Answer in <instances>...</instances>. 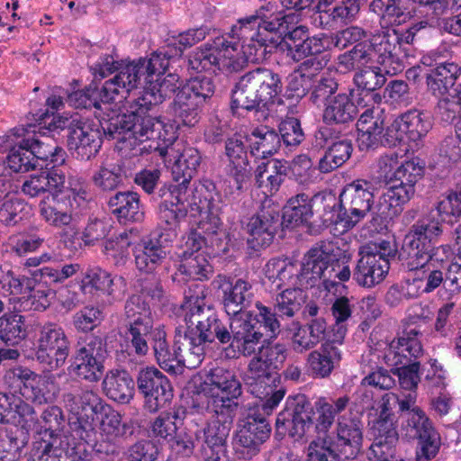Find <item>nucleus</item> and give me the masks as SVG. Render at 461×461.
I'll return each mask as SVG.
<instances>
[{
	"instance_id": "obj_12",
	"label": "nucleus",
	"mask_w": 461,
	"mask_h": 461,
	"mask_svg": "<svg viewBox=\"0 0 461 461\" xmlns=\"http://www.w3.org/2000/svg\"><path fill=\"white\" fill-rule=\"evenodd\" d=\"M155 149L166 163H172V176L175 184L170 185L178 187L175 194L182 197L181 190L185 192V185L190 184L201 164L202 156L199 150L191 146H185L182 141H176L170 146L157 147Z\"/></svg>"
},
{
	"instance_id": "obj_53",
	"label": "nucleus",
	"mask_w": 461,
	"mask_h": 461,
	"mask_svg": "<svg viewBox=\"0 0 461 461\" xmlns=\"http://www.w3.org/2000/svg\"><path fill=\"white\" fill-rule=\"evenodd\" d=\"M389 186L379 198L378 212L385 218H393L402 211V206L414 195L415 189L394 183H387Z\"/></svg>"
},
{
	"instance_id": "obj_23",
	"label": "nucleus",
	"mask_w": 461,
	"mask_h": 461,
	"mask_svg": "<svg viewBox=\"0 0 461 461\" xmlns=\"http://www.w3.org/2000/svg\"><path fill=\"white\" fill-rule=\"evenodd\" d=\"M285 45L287 57L299 62L310 56L325 52L329 48V37L324 33L311 35L308 27L298 25L292 29Z\"/></svg>"
},
{
	"instance_id": "obj_21",
	"label": "nucleus",
	"mask_w": 461,
	"mask_h": 461,
	"mask_svg": "<svg viewBox=\"0 0 461 461\" xmlns=\"http://www.w3.org/2000/svg\"><path fill=\"white\" fill-rule=\"evenodd\" d=\"M247 139L240 134H233L225 140L227 176L234 182L236 189L242 191L252 176V167L247 150Z\"/></svg>"
},
{
	"instance_id": "obj_48",
	"label": "nucleus",
	"mask_w": 461,
	"mask_h": 461,
	"mask_svg": "<svg viewBox=\"0 0 461 461\" xmlns=\"http://www.w3.org/2000/svg\"><path fill=\"white\" fill-rule=\"evenodd\" d=\"M246 139L250 155L261 161L276 154L281 147L279 134L267 127L254 129Z\"/></svg>"
},
{
	"instance_id": "obj_40",
	"label": "nucleus",
	"mask_w": 461,
	"mask_h": 461,
	"mask_svg": "<svg viewBox=\"0 0 461 461\" xmlns=\"http://www.w3.org/2000/svg\"><path fill=\"white\" fill-rule=\"evenodd\" d=\"M439 249L446 250L444 246L429 247L405 235L402 248L403 264L409 271H414L415 275H418L421 268L438 260L437 252Z\"/></svg>"
},
{
	"instance_id": "obj_42",
	"label": "nucleus",
	"mask_w": 461,
	"mask_h": 461,
	"mask_svg": "<svg viewBox=\"0 0 461 461\" xmlns=\"http://www.w3.org/2000/svg\"><path fill=\"white\" fill-rule=\"evenodd\" d=\"M254 293L252 285L242 278H239L225 292L222 296V304L225 312L232 318H245L246 313L253 301Z\"/></svg>"
},
{
	"instance_id": "obj_11",
	"label": "nucleus",
	"mask_w": 461,
	"mask_h": 461,
	"mask_svg": "<svg viewBox=\"0 0 461 461\" xmlns=\"http://www.w3.org/2000/svg\"><path fill=\"white\" fill-rule=\"evenodd\" d=\"M105 355L106 344L103 339L88 335L77 341L69 371L80 379L97 382L104 373Z\"/></svg>"
},
{
	"instance_id": "obj_4",
	"label": "nucleus",
	"mask_w": 461,
	"mask_h": 461,
	"mask_svg": "<svg viewBox=\"0 0 461 461\" xmlns=\"http://www.w3.org/2000/svg\"><path fill=\"white\" fill-rule=\"evenodd\" d=\"M337 204L335 194L322 192L310 197L304 193L292 196L283 209L282 223L286 228L306 225L310 228L332 226L330 210Z\"/></svg>"
},
{
	"instance_id": "obj_20",
	"label": "nucleus",
	"mask_w": 461,
	"mask_h": 461,
	"mask_svg": "<svg viewBox=\"0 0 461 461\" xmlns=\"http://www.w3.org/2000/svg\"><path fill=\"white\" fill-rule=\"evenodd\" d=\"M402 429L406 438L418 440L417 461H428L437 455L440 446L439 437L423 411L409 413L403 419Z\"/></svg>"
},
{
	"instance_id": "obj_52",
	"label": "nucleus",
	"mask_w": 461,
	"mask_h": 461,
	"mask_svg": "<svg viewBox=\"0 0 461 461\" xmlns=\"http://www.w3.org/2000/svg\"><path fill=\"white\" fill-rule=\"evenodd\" d=\"M104 391L108 398L127 403L134 395V381L124 370L109 372L103 381Z\"/></svg>"
},
{
	"instance_id": "obj_7",
	"label": "nucleus",
	"mask_w": 461,
	"mask_h": 461,
	"mask_svg": "<svg viewBox=\"0 0 461 461\" xmlns=\"http://www.w3.org/2000/svg\"><path fill=\"white\" fill-rule=\"evenodd\" d=\"M202 392L206 397V409L210 412L237 413L238 399L242 394L241 383L231 370L216 367L210 372L209 383Z\"/></svg>"
},
{
	"instance_id": "obj_56",
	"label": "nucleus",
	"mask_w": 461,
	"mask_h": 461,
	"mask_svg": "<svg viewBox=\"0 0 461 461\" xmlns=\"http://www.w3.org/2000/svg\"><path fill=\"white\" fill-rule=\"evenodd\" d=\"M401 130L412 141L425 137L432 129V120L429 113L411 109L400 116Z\"/></svg>"
},
{
	"instance_id": "obj_30",
	"label": "nucleus",
	"mask_w": 461,
	"mask_h": 461,
	"mask_svg": "<svg viewBox=\"0 0 461 461\" xmlns=\"http://www.w3.org/2000/svg\"><path fill=\"white\" fill-rule=\"evenodd\" d=\"M188 185L189 184L185 185V192L181 190V199L175 192L173 193L177 201H185L191 210H196L201 214L203 212L220 211L221 195L212 180L204 179L194 189H189Z\"/></svg>"
},
{
	"instance_id": "obj_8",
	"label": "nucleus",
	"mask_w": 461,
	"mask_h": 461,
	"mask_svg": "<svg viewBox=\"0 0 461 461\" xmlns=\"http://www.w3.org/2000/svg\"><path fill=\"white\" fill-rule=\"evenodd\" d=\"M123 318L128 349L139 357L146 356L149 350L148 336L154 328V320L150 306L142 295L131 294L126 299Z\"/></svg>"
},
{
	"instance_id": "obj_34",
	"label": "nucleus",
	"mask_w": 461,
	"mask_h": 461,
	"mask_svg": "<svg viewBox=\"0 0 461 461\" xmlns=\"http://www.w3.org/2000/svg\"><path fill=\"white\" fill-rule=\"evenodd\" d=\"M160 239L161 235H151L135 247V265L139 271L152 274L166 260L167 250Z\"/></svg>"
},
{
	"instance_id": "obj_10",
	"label": "nucleus",
	"mask_w": 461,
	"mask_h": 461,
	"mask_svg": "<svg viewBox=\"0 0 461 461\" xmlns=\"http://www.w3.org/2000/svg\"><path fill=\"white\" fill-rule=\"evenodd\" d=\"M270 434L271 426L267 418L257 410H249L238 423L233 439L235 455L239 459H253L260 453Z\"/></svg>"
},
{
	"instance_id": "obj_33",
	"label": "nucleus",
	"mask_w": 461,
	"mask_h": 461,
	"mask_svg": "<svg viewBox=\"0 0 461 461\" xmlns=\"http://www.w3.org/2000/svg\"><path fill=\"white\" fill-rule=\"evenodd\" d=\"M385 114L379 107L366 109L357 122V141L361 149L375 148L381 142L384 131Z\"/></svg>"
},
{
	"instance_id": "obj_57",
	"label": "nucleus",
	"mask_w": 461,
	"mask_h": 461,
	"mask_svg": "<svg viewBox=\"0 0 461 461\" xmlns=\"http://www.w3.org/2000/svg\"><path fill=\"white\" fill-rule=\"evenodd\" d=\"M180 264L174 279L184 276L194 281L206 280L213 272L212 265L204 253H198L195 256H178Z\"/></svg>"
},
{
	"instance_id": "obj_3",
	"label": "nucleus",
	"mask_w": 461,
	"mask_h": 461,
	"mask_svg": "<svg viewBox=\"0 0 461 461\" xmlns=\"http://www.w3.org/2000/svg\"><path fill=\"white\" fill-rule=\"evenodd\" d=\"M283 89L279 74L258 68L241 76L231 91V109L258 111L277 96Z\"/></svg>"
},
{
	"instance_id": "obj_60",
	"label": "nucleus",
	"mask_w": 461,
	"mask_h": 461,
	"mask_svg": "<svg viewBox=\"0 0 461 461\" xmlns=\"http://www.w3.org/2000/svg\"><path fill=\"white\" fill-rule=\"evenodd\" d=\"M104 84L101 88H98L94 83L82 90L73 92L68 95V103L76 108H95L102 110L104 105L113 103L112 99L104 96Z\"/></svg>"
},
{
	"instance_id": "obj_28",
	"label": "nucleus",
	"mask_w": 461,
	"mask_h": 461,
	"mask_svg": "<svg viewBox=\"0 0 461 461\" xmlns=\"http://www.w3.org/2000/svg\"><path fill=\"white\" fill-rule=\"evenodd\" d=\"M344 341H337V338L328 335L326 340L318 349L312 350L307 357V364L316 377H328L339 366L342 352L340 347Z\"/></svg>"
},
{
	"instance_id": "obj_22",
	"label": "nucleus",
	"mask_w": 461,
	"mask_h": 461,
	"mask_svg": "<svg viewBox=\"0 0 461 461\" xmlns=\"http://www.w3.org/2000/svg\"><path fill=\"white\" fill-rule=\"evenodd\" d=\"M280 224L278 206L264 203L246 223L248 243L254 249L270 245Z\"/></svg>"
},
{
	"instance_id": "obj_35",
	"label": "nucleus",
	"mask_w": 461,
	"mask_h": 461,
	"mask_svg": "<svg viewBox=\"0 0 461 461\" xmlns=\"http://www.w3.org/2000/svg\"><path fill=\"white\" fill-rule=\"evenodd\" d=\"M389 268L388 261L362 249L352 276L359 285L370 288L384 279Z\"/></svg>"
},
{
	"instance_id": "obj_32",
	"label": "nucleus",
	"mask_w": 461,
	"mask_h": 461,
	"mask_svg": "<svg viewBox=\"0 0 461 461\" xmlns=\"http://www.w3.org/2000/svg\"><path fill=\"white\" fill-rule=\"evenodd\" d=\"M141 78L144 79V75L138 60L122 64L117 74L104 82V96L113 102L117 97L126 99L129 93L138 87Z\"/></svg>"
},
{
	"instance_id": "obj_29",
	"label": "nucleus",
	"mask_w": 461,
	"mask_h": 461,
	"mask_svg": "<svg viewBox=\"0 0 461 461\" xmlns=\"http://www.w3.org/2000/svg\"><path fill=\"white\" fill-rule=\"evenodd\" d=\"M369 427L374 437V442L369 447L373 456L393 457L399 439L395 419L375 416L369 421Z\"/></svg>"
},
{
	"instance_id": "obj_24",
	"label": "nucleus",
	"mask_w": 461,
	"mask_h": 461,
	"mask_svg": "<svg viewBox=\"0 0 461 461\" xmlns=\"http://www.w3.org/2000/svg\"><path fill=\"white\" fill-rule=\"evenodd\" d=\"M102 145L101 134L97 125L84 118L68 135V148L77 159L89 160L95 157Z\"/></svg>"
},
{
	"instance_id": "obj_17",
	"label": "nucleus",
	"mask_w": 461,
	"mask_h": 461,
	"mask_svg": "<svg viewBox=\"0 0 461 461\" xmlns=\"http://www.w3.org/2000/svg\"><path fill=\"white\" fill-rule=\"evenodd\" d=\"M137 389L144 399V408L155 413L174 397L169 379L156 367L141 368L136 377Z\"/></svg>"
},
{
	"instance_id": "obj_55",
	"label": "nucleus",
	"mask_w": 461,
	"mask_h": 461,
	"mask_svg": "<svg viewBox=\"0 0 461 461\" xmlns=\"http://www.w3.org/2000/svg\"><path fill=\"white\" fill-rule=\"evenodd\" d=\"M217 416V420H213L207 427L195 431L196 438H200L201 435L204 438L206 446H226L231 424L236 413L225 414L220 412H212Z\"/></svg>"
},
{
	"instance_id": "obj_61",
	"label": "nucleus",
	"mask_w": 461,
	"mask_h": 461,
	"mask_svg": "<svg viewBox=\"0 0 461 461\" xmlns=\"http://www.w3.org/2000/svg\"><path fill=\"white\" fill-rule=\"evenodd\" d=\"M27 336L25 318L16 312L5 313L0 317V340L9 346H15Z\"/></svg>"
},
{
	"instance_id": "obj_45",
	"label": "nucleus",
	"mask_w": 461,
	"mask_h": 461,
	"mask_svg": "<svg viewBox=\"0 0 461 461\" xmlns=\"http://www.w3.org/2000/svg\"><path fill=\"white\" fill-rule=\"evenodd\" d=\"M426 73L428 90L435 96H443L455 86L460 68L454 62H438Z\"/></svg>"
},
{
	"instance_id": "obj_6",
	"label": "nucleus",
	"mask_w": 461,
	"mask_h": 461,
	"mask_svg": "<svg viewBox=\"0 0 461 461\" xmlns=\"http://www.w3.org/2000/svg\"><path fill=\"white\" fill-rule=\"evenodd\" d=\"M337 204L332 210V225L341 231L353 229L364 220L373 209L375 203L374 186L365 179H357L348 184L339 196L335 195Z\"/></svg>"
},
{
	"instance_id": "obj_16",
	"label": "nucleus",
	"mask_w": 461,
	"mask_h": 461,
	"mask_svg": "<svg viewBox=\"0 0 461 461\" xmlns=\"http://www.w3.org/2000/svg\"><path fill=\"white\" fill-rule=\"evenodd\" d=\"M39 121L38 129L32 131V135L30 134L29 130L25 129H14L13 135L17 137L23 136L24 145L30 149L32 157L35 158L36 163L40 164L41 161L43 167L53 165L57 167L65 162L66 151L58 145L53 135H50L47 131H43L42 121L47 117L48 111L41 114H37Z\"/></svg>"
},
{
	"instance_id": "obj_5",
	"label": "nucleus",
	"mask_w": 461,
	"mask_h": 461,
	"mask_svg": "<svg viewBox=\"0 0 461 461\" xmlns=\"http://www.w3.org/2000/svg\"><path fill=\"white\" fill-rule=\"evenodd\" d=\"M328 242L316 244L310 249L300 262L310 288L321 282L330 290L338 281L345 282L350 278L351 271L348 265L339 258V249Z\"/></svg>"
},
{
	"instance_id": "obj_1",
	"label": "nucleus",
	"mask_w": 461,
	"mask_h": 461,
	"mask_svg": "<svg viewBox=\"0 0 461 461\" xmlns=\"http://www.w3.org/2000/svg\"><path fill=\"white\" fill-rule=\"evenodd\" d=\"M257 335L253 326L241 318H230L225 323L220 320L214 308H204L192 315L185 330V358L190 366H199L205 356L208 344L237 348L244 357H250Z\"/></svg>"
},
{
	"instance_id": "obj_43",
	"label": "nucleus",
	"mask_w": 461,
	"mask_h": 461,
	"mask_svg": "<svg viewBox=\"0 0 461 461\" xmlns=\"http://www.w3.org/2000/svg\"><path fill=\"white\" fill-rule=\"evenodd\" d=\"M350 403V397L347 394L338 398L321 397L315 402L317 417L315 419V431L320 435H330L328 432L332 425L336 424V417L343 415Z\"/></svg>"
},
{
	"instance_id": "obj_26",
	"label": "nucleus",
	"mask_w": 461,
	"mask_h": 461,
	"mask_svg": "<svg viewBox=\"0 0 461 461\" xmlns=\"http://www.w3.org/2000/svg\"><path fill=\"white\" fill-rule=\"evenodd\" d=\"M75 201V196L70 194L49 195L40 202L39 214L51 227H68L73 221Z\"/></svg>"
},
{
	"instance_id": "obj_31",
	"label": "nucleus",
	"mask_w": 461,
	"mask_h": 461,
	"mask_svg": "<svg viewBox=\"0 0 461 461\" xmlns=\"http://www.w3.org/2000/svg\"><path fill=\"white\" fill-rule=\"evenodd\" d=\"M141 78L144 79V75L138 60L122 64L117 74L104 82V96L113 102L117 97L126 99L129 93L138 87Z\"/></svg>"
},
{
	"instance_id": "obj_63",
	"label": "nucleus",
	"mask_w": 461,
	"mask_h": 461,
	"mask_svg": "<svg viewBox=\"0 0 461 461\" xmlns=\"http://www.w3.org/2000/svg\"><path fill=\"white\" fill-rule=\"evenodd\" d=\"M172 52L171 45L168 44L167 49L152 53L149 58H140L138 59L139 65L143 71L144 81L152 79L154 76L157 77H162L166 73L171 60L177 58V56L171 55Z\"/></svg>"
},
{
	"instance_id": "obj_46",
	"label": "nucleus",
	"mask_w": 461,
	"mask_h": 461,
	"mask_svg": "<svg viewBox=\"0 0 461 461\" xmlns=\"http://www.w3.org/2000/svg\"><path fill=\"white\" fill-rule=\"evenodd\" d=\"M357 115V109L350 96L340 93L325 104L322 120L327 125H346L353 122Z\"/></svg>"
},
{
	"instance_id": "obj_38",
	"label": "nucleus",
	"mask_w": 461,
	"mask_h": 461,
	"mask_svg": "<svg viewBox=\"0 0 461 461\" xmlns=\"http://www.w3.org/2000/svg\"><path fill=\"white\" fill-rule=\"evenodd\" d=\"M329 335L327 322L324 318H315L301 324L293 333L292 349L298 354L314 348L319 343L324 342Z\"/></svg>"
},
{
	"instance_id": "obj_64",
	"label": "nucleus",
	"mask_w": 461,
	"mask_h": 461,
	"mask_svg": "<svg viewBox=\"0 0 461 461\" xmlns=\"http://www.w3.org/2000/svg\"><path fill=\"white\" fill-rule=\"evenodd\" d=\"M225 38L223 48H221L220 70L227 73H235L242 70L249 62L242 50L240 51V44L238 41H230V36H222Z\"/></svg>"
},
{
	"instance_id": "obj_44",
	"label": "nucleus",
	"mask_w": 461,
	"mask_h": 461,
	"mask_svg": "<svg viewBox=\"0 0 461 461\" xmlns=\"http://www.w3.org/2000/svg\"><path fill=\"white\" fill-rule=\"evenodd\" d=\"M278 379V373L255 355L249 361L247 371L244 375V383L249 392L256 397H261L271 385H275Z\"/></svg>"
},
{
	"instance_id": "obj_41",
	"label": "nucleus",
	"mask_w": 461,
	"mask_h": 461,
	"mask_svg": "<svg viewBox=\"0 0 461 461\" xmlns=\"http://www.w3.org/2000/svg\"><path fill=\"white\" fill-rule=\"evenodd\" d=\"M178 76L174 73H168L164 77H158L155 81L149 79L145 81L149 86L144 90L143 95L137 98V105L140 110H151L154 106L161 104L166 98L174 95L177 86Z\"/></svg>"
},
{
	"instance_id": "obj_54",
	"label": "nucleus",
	"mask_w": 461,
	"mask_h": 461,
	"mask_svg": "<svg viewBox=\"0 0 461 461\" xmlns=\"http://www.w3.org/2000/svg\"><path fill=\"white\" fill-rule=\"evenodd\" d=\"M176 189H178V187L169 185L161 187L158 191V195L162 199L159 204V217L167 225H174L185 218L189 208L185 201L176 200L173 194Z\"/></svg>"
},
{
	"instance_id": "obj_13",
	"label": "nucleus",
	"mask_w": 461,
	"mask_h": 461,
	"mask_svg": "<svg viewBox=\"0 0 461 461\" xmlns=\"http://www.w3.org/2000/svg\"><path fill=\"white\" fill-rule=\"evenodd\" d=\"M313 407L305 395L289 396L276 417V432L300 440L313 425Z\"/></svg>"
},
{
	"instance_id": "obj_47",
	"label": "nucleus",
	"mask_w": 461,
	"mask_h": 461,
	"mask_svg": "<svg viewBox=\"0 0 461 461\" xmlns=\"http://www.w3.org/2000/svg\"><path fill=\"white\" fill-rule=\"evenodd\" d=\"M224 42L225 38L218 36L212 42L205 43L192 51L188 59L190 68L196 72L220 70V50L223 48Z\"/></svg>"
},
{
	"instance_id": "obj_49",
	"label": "nucleus",
	"mask_w": 461,
	"mask_h": 461,
	"mask_svg": "<svg viewBox=\"0 0 461 461\" xmlns=\"http://www.w3.org/2000/svg\"><path fill=\"white\" fill-rule=\"evenodd\" d=\"M185 416L186 409L180 404H175L169 410L162 411L150 424L152 437L168 442L174 439Z\"/></svg>"
},
{
	"instance_id": "obj_50",
	"label": "nucleus",
	"mask_w": 461,
	"mask_h": 461,
	"mask_svg": "<svg viewBox=\"0 0 461 461\" xmlns=\"http://www.w3.org/2000/svg\"><path fill=\"white\" fill-rule=\"evenodd\" d=\"M432 210L424 217L413 223L407 236L413 238L429 247H436L444 232V220L437 215Z\"/></svg>"
},
{
	"instance_id": "obj_59",
	"label": "nucleus",
	"mask_w": 461,
	"mask_h": 461,
	"mask_svg": "<svg viewBox=\"0 0 461 461\" xmlns=\"http://www.w3.org/2000/svg\"><path fill=\"white\" fill-rule=\"evenodd\" d=\"M353 146L350 140H337L320 158L318 168L321 173H330L344 165L351 157Z\"/></svg>"
},
{
	"instance_id": "obj_15",
	"label": "nucleus",
	"mask_w": 461,
	"mask_h": 461,
	"mask_svg": "<svg viewBox=\"0 0 461 461\" xmlns=\"http://www.w3.org/2000/svg\"><path fill=\"white\" fill-rule=\"evenodd\" d=\"M340 457H357L362 451L364 441V424L361 417L352 411L336 419L334 430L325 435Z\"/></svg>"
},
{
	"instance_id": "obj_51",
	"label": "nucleus",
	"mask_w": 461,
	"mask_h": 461,
	"mask_svg": "<svg viewBox=\"0 0 461 461\" xmlns=\"http://www.w3.org/2000/svg\"><path fill=\"white\" fill-rule=\"evenodd\" d=\"M288 163L281 159H267L258 163L255 178L258 186H266L270 193L278 191L288 173Z\"/></svg>"
},
{
	"instance_id": "obj_14",
	"label": "nucleus",
	"mask_w": 461,
	"mask_h": 461,
	"mask_svg": "<svg viewBox=\"0 0 461 461\" xmlns=\"http://www.w3.org/2000/svg\"><path fill=\"white\" fill-rule=\"evenodd\" d=\"M43 426L38 431L31 450L47 447V451L59 453H75L76 444L70 442L69 437L63 433L65 416L58 406H49L41 416Z\"/></svg>"
},
{
	"instance_id": "obj_36",
	"label": "nucleus",
	"mask_w": 461,
	"mask_h": 461,
	"mask_svg": "<svg viewBox=\"0 0 461 461\" xmlns=\"http://www.w3.org/2000/svg\"><path fill=\"white\" fill-rule=\"evenodd\" d=\"M256 307L258 310V314L253 315L246 313V317H241V321L253 326L258 338L251 347L250 356L256 353L258 344L263 340L264 336L268 339H276L281 331V325L277 319L278 313L271 308L263 305L258 302Z\"/></svg>"
},
{
	"instance_id": "obj_39",
	"label": "nucleus",
	"mask_w": 461,
	"mask_h": 461,
	"mask_svg": "<svg viewBox=\"0 0 461 461\" xmlns=\"http://www.w3.org/2000/svg\"><path fill=\"white\" fill-rule=\"evenodd\" d=\"M131 108V110L129 113L114 114L102 124L104 134L110 139L117 140L122 144V149H130V142L127 139L129 137L128 133H133L135 121L148 112L146 109H140L137 105V99L134 100V104Z\"/></svg>"
},
{
	"instance_id": "obj_19",
	"label": "nucleus",
	"mask_w": 461,
	"mask_h": 461,
	"mask_svg": "<svg viewBox=\"0 0 461 461\" xmlns=\"http://www.w3.org/2000/svg\"><path fill=\"white\" fill-rule=\"evenodd\" d=\"M150 340L154 356L158 366L165 371L177 375L183 372L184 367L194 369L197 366H190L185 358V334L177 330L175 338V348L171 350L167 340L166 331L162 328H153L149 333L148 340Z\"/></svg>"
},
{
	"instance_id": "obj_27",
	"label": "nucleus",
	"mask_w": 461,
	"mask_h": 461,
	"mask_svg": "<svg viewBox=\"0 0 461 461\" xmlns=\"http://www.w3.org/2000/svg\"><path fill=\"white\" fill-rule=\"evenodd\" d=\"M369 43L374 58H376L380 66L385 68L387 73L395 75L402 70L403 66L398 56L400 46L397 44L395 29L388 28L374 35Z\"/></svg>"
},
{
	"instance_id": "obj_9",
	"label": "nucleus",
	"mask_w": 461,
	"mask_h": 461,
	"mask_svg": "<svg viewBox=\"0 0 461 461\" xmlns=\"http://www.w3.org/2000/svg\"><path fill=\"white\" fill-rule=\"evenodd\" d=\"M69 351L70 342L59 324L52 321L37 324L35 357L45 371L52 372L60 368Z\"/></svg>"
},
{
	"instance_id": "obj_58",
	"label": "nucleus",
	"mask_w": 461,
	"mask_h": 461,
	"mask_svg": "<svg viewBox=\"0 0 461 461\" xmlns=\"http://www.w3.org/2000/svg\"><path fill=\"white\" fill-rule=\"evenodd\" d=\"M32 413L33 409L21 398V395L0 393V423H19L21 418Z\"/></svg>"
},
{
	"instance_id": "obj_37",
	"label": "nucleus",
	"mask_w": 461,
	"mask_h": 461,
	"mask_svg": "<svg viewBox=\"0 0 461 461\" xmlns=\"http://www.w3.org/2000/svg\"><path fill=\"white\" fill-rule=\"evenodd\" d=\"M111 213L121 223L139 222L144 219L140 195L132 191H118L107 200Z\"/></svg>"
},
{
	"instance_id": "obj_62",
	"label": "nucleus",
	"mask_w": 461,
	"mask_h": 461,
	"mask_svg": "<svg viewBox=\"0 0 461 461\" xmlns=\"http://www.w3.org/2000/svg\"><path fill=\"white\" fill-rule=\"evenodd\" d=\"M162 122L152 116H146L145 113L135 121L133 133H128L129 149H136L137 146L146 140H154L160 138Z\"/></svg>"
},
{
	"instance_id": "obj_2",
	"label": "nucleus",
	"mask_w": 461,
	"mask_h": 461,
	"mask_svg": "<svg viewBox=\"0 0 461 461\" xmlns=\"http://www.w3.org/2000/svg\"><path fill=\"white\" fill-rule=\"evenodd\" d=\"M65 407L70 412L68 426L72 433L82 441L91 444L95 440V415L101 414L100 429L109 439L131 434V426L122 423V415L104 402L98 393L81 389L63 394Z\"/></svg>"
},
{
	"instance_id": "obj_25",
	"label": "nucleus",
	"mask_w": 461,
	"mask_h": 461,
	"mask_svg": "<svg viewBox=\"0 0 461 461\" xmlns=\"http://www.w3.org/2000/svg\"><path fill=\"white\" fill-rule=\"evenodd\" d=\"M265 275L277 288L302 291L310 288L301 264L288 259L272 258L265 266Z\"/></svg>"
},
{
	"instance_id": "obj_18",
	"label": "nucleus",
	"mask_w": 461,
	"mask_h": 461,
	"mask_svg": "<svg viewBox=\"0 0 461 461\" xmlns=\"http://www.w3.org/2000/svg\"><path fill=\"white\" fill-rule=\"evenodd\" d=\"M420 316L409 317L404 324L402 335L393 339L384 354V360L388 366H397L400 364H413L419 362L418 358L423 355L420 342L421 330L417 324L423 321Z\"/></svg>"
}]
</instances>
